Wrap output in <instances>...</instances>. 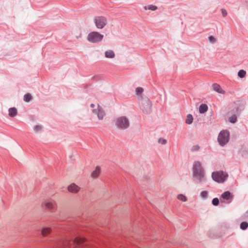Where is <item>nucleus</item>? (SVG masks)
<instances>
[{
	"label": "nucleus",
	"instance_id": "6",
	"mask_svg": "<svg viewBox=\"0 0 248 248\" xmlns=\"http://www.w3.org/2000/svg\"><path fill=\"white\" fill-rule=\"evenodd\" d=\"M91 111L93 113L97 115L99 120H102L105 115V113L103 108L98 105L91 104L90 105Z\"/></svg>",
	"mask_w": 248,
	"mask_h": 248
},
{
	"label": "nucleus",
	"instance_id": "27",
	"mask_svg": "<svg viewBox=\"0 0 248 248\" xmlns=\"http://www.w3.org/2000/svg\"><path fill=\"white\" fill-rule=\"evenodd\" d=\"M208 192L207 191H203L201 194L200 196L202 199H206L208 197Z\"/></svg>",
	"mask_w": 248,
	"mask_h": 248
},
{
	"label": "nucleus",
	"instance_id": "12",
	"mask_svg": "<svg viewBox=\"0 0 248 248\" xmlns=\"http://www.w3.org/2000/svg\"><path fill=\"white\" fill-rule=\"evenodd\" d=\"M80 187L75 183H72L68 186V190L72 193H77L79 191Z\"/></svg>",
	"mask_w": 248,
	"mask_h": 248
},
{
	"label": "nucleus",
	"instance_id": "17",
	"mask_svg": "<svg viewBox=\"0 0 248 248\" xmlns=\"http://www.w3.org/2000/svg\"><path fill=\"white\" fill-rule=\"evenodd\" d=\"M208 110V106L206 104H202L200 106L199 112L200 113H204Z\"/></svg>",
	"mask_w": 248,
	"mask_h": 248
},
{
	"label": "nucleus",
	"instance_id": "10",
	"mask_svg": "<svg viewBox=\"0 0 248 248\" xmlns=\"http://www.w3.org/2000/svg\"><path fill=\"white\" fill-rule=\"evenodd\" d=\"M42 205L51 210L54 209L56 206L55 202L51 199L45 201Z\"/></svg>",
	"mask_w": 248,
	"mask_h": 248
},
{
	"label": "nucleus",
	"instance_id": "14",
	"mask_svg": "<svg viewBox=\"0 0 248 248\" xmlns=\"http://www.w3.org/2000/svg\"><path fill=\"white\" fill-rule=\"evenodd\" d=\"M114 52L112 50H108L105 52V56L107 58L112 59L115 57Z\"/></svg>",
	"mask_w": 248,
	"mask_h": 248
},
{
	"label": "nucleus",
	"instance_id": "26",
	"mask_svg": "<svg viewBox=\"0 0 248 248\" xmlns=\"http://www.w3.org/2000/svg\"><path fill=\"white\" fill-rule=\"evenodd\" d=\"M248 227V223L247 222H243L240 224V228L242 230H245Z\"/></svg>",
	"mask_w": 248,
	"mask_h": 248
},
{
	"label": "nucleus",
	"instance_id": "19",
	"mask_svg": "<svg viewBox=\"0 0 248 248\" xmlns=\"http://www.w3.org/2000/svg\"><path fill=\"white\" fill-rule=\"evenodd\" d=\"M144 8L145 10H149L154 11L157 9V7L155 5L151 4L144 6Z\"/></svg>",
	"mask_w": 248,
	"mask_h": 248
},
{
	"label": "nucleus",
	"instance_id": "3",
	"mask_svg": "<svg viewBox=\"0 0 248 248\" xmlns=\"http://www.w3.org/2000/svg\"><path fill=\"white\" fill-rule=\"evenodd\" d=\"M115 124L118 129L125 130L129 127L130 122L126 117L121 116L115 120Z\"/></svg>",
	"mask_w": 248,
	"mask_h": 248
},
{
	"label": "nucleus",
	"instance_id": "16",
	"mask_svg": "<svg viewBox=\"0 0 248 248\" xmlns=\"http://www.w3.org/2000/svg\"><path fill=\"white\" fill-rule=\"evenodd\" d=\"M8 111H9V115L11 117H14L17 114V111L16 108H10L8 110Z\"/></svg>",
	"mask_w": 248,
	"mask_h": 248
},
{
	"label": "nucleus",
	"instance_id": "22",
	"mask_svg": "<svg viewBox=\"0 0 248 248\" xmlns=\"http://www.w3.org/2000/svg\"><path fill=\"white\" fill-rule=\"evenodd\" d=\"M32 99V96L30 93H26L24 95V100L26 102H30Z\"/></svg>",
	"mask_w": 248,
	"mask_h": 248
},
{
	"label": "nucleus",
	"instance_id": "11",
	"mask_svg": "<svg viewBox=\"0 0 248 248\" xmlns=\"http://www.w3.org/2000/svg\"><path fill=\"white\" fill-rule=\"evenodd\" d=\"M221 197L224 200L228 201V203H230L233 199V196L230 191H227L223 193Z\"/></svg>",
	"mask_w": 248,
	"mask_h": 248
},
{
	"label": "nucleus",
	"instance_id": "34",
	"mask_svg": "<svg viewBox=\"0 0 248 248\" xmlns=\"http://www.w3.org/2000/svg\"><path fill=\"white\" fill-rule=\"evenodd\" d=\"M245 218L248 219V209L244 215Z\"/></svg>",
	"mask_w": 248,
	"mask_h": 248
},
{
	"label": "nucleus",
	"instance_id": "25",
	"mask_svg": "<svg viewBox=\"0 0 248 248\" xmlns=\"http://www.w3.org/2000/svg\"><path fill=\"white\" fill-rule=\"evenodd\" d=\"M229 121L231 123H235L237 121V117L236 115L234 114L229 117Z\"/></svg>",
	"mask_w": 248,
	"mask_h": 248
},
{
	"label": "nucleus",
	"instance_id": "31",
	"mask_svg": "<svg viewBox=\"0 0 248 248\" xmlns=\"http://www.w3.org/2000/svg\"><path fill=\"white\" fill-rule=\"evenodd\" d=\"M200 147L198 145H194L191 148V151L193 152L197 151L199 150Z\"/></svg>",
	"mask_w": 248,
	"mask_h": 248
},
{
	"label": "nucleus",
	"instance_id": "2",
	"mask_svg": "<svg viewBox=\"0 0 248 248\" xmlns=\"http://www.w3.org/2000/svg\"><path fill=\"white\" fill-rule=\"evenodd\" d=\"M85 241L82 237H77L74 240H66L61 243L60 248H75L82 244Z\"/></svg>",
	"mask_w": 248,
	"mask_h": 248
},
{
	"label": "nucleus",
	"instance_id": "32",
	"mask_svg": "<svg viewBox=\"0 0 248 248\" xmlns=\"http://www.w3.org/2000/svg\"><path fill=\"white\" fill-rule=\"evenodd\" d=\"M42 126L37 125L34 127V130L36 132H38L40 131L42 129Z\"/></svg>",
	"mask_w": 248,
	"mask_h": 248
},
{
	"label": "nucleus",
	"instance_id": "7",
	"mask_svg": "<svg viewBox=\"0 0 248 248\" xmlns=\"http://www.w3.org/2000/svg\"><path fill=\"white\" fill-rule=\"evenodd\" d=\"M229 136V132L227 130H223L219 133L217 140L221 146H223L228 142Z\"/></svg>",
	"mask_w": 248,
	"mask_h": 248
},
{
	"label": "nucleus",
	"instance_id": "5",
	"mask_svg": "<svg viewBox=\"0 0 248 248\" xmlns=\"http://www.w3.org/2000/svg\"><path fill=\"white\" fill-rule=\"evenodd\" d=\"M104 35L97 31H92L87 36V40L92 43H98L103 39Z\"/></svg>",
	"mask_w": 248,
	"mask_h": 248
},
{
	"label": "nucleus",
	"instance_id": "4",
	"mask_svg": "<svg viewBox=\"0 0 248 248\" xmlns=\"http://www.w3.org/2000/svg\"><path fill=\"white\" fill-rule=\"evenodd\" d=\"M228 175L223 171H216L212 173V178L217 183H223L228 178Z\"/></svg>",
	"mask_w": 248,
	"mask_h": 248
},
{
	"label": "nucleus",
	"instance_id": "9",
	"mask_svg": "<svg viewBox=\"0 0 248 248\" xmlns=\"http://www.w3.org/2000/svg\"><path fill=\"white\" fill-rule=\"evenodd\" d=\"M143 111L146 113H150L151 112L152 104L149 99L147 98H145L142 102Z\"/></svg>",
	"mask_w": 248,
	"mask_h": 248
},
{
	"label": "nucleus",
	"instance_id": "33",
	"mask_svg": "<svg viewBox=\"0 0 248 248\" xmlns=\"http://www.w3.org/2000/svg\"><path fill=\"white\" fill-rule=\"evenodd\" d=\"M222 15L223 17H225L227 15V12L226 10L222 9H221Z\"/></svg>",
	"mask_w": 248,
	"mask_h": 248
},
{
	"label": "nucleus",
	"instance_id": "20",
	"mask_svg": "<svg viewBox=\"0 0 248 248\" xmlns=\"http://www.w3.org/2000/svg\"><path fill=\"white\" fill-rule=\"evenodd\" d=\"M193 120V118L192 115L191 114H188L186 120V123L188 124H190L192 123Z\"/></svg>",
	"mask_w": 248,
	"mask_h": 248
},
{
	"label": "nucleus",
	"instance_id": "18",
	"mask_svg": "<svg viewBox=\"0 0 248 248\" xmlns=\"http://www.w3.org/2000/svg\"><path fill=\"white\" fill-rule=\"evenodd\" d=\"M51 231V229L49 227H44L42 230V234L45 236H46L47 234H48L49 233H50Z\"/></svg>",
	"mask_w": 248,
	"mask_h": 248
},
{
	"label": "nucleus",
	"instance_id": "8",
	"mask_svg": "<svg viewBox=\"0 0 248 248\" xmlns=\"http://www.w3.org/2000/svg\"><path fill=\"white\" fill-rule=\"evenodd\" d=\"M94 22L96 28L98 29H102L108 23V20L106 17L103 16H97L94 18Z\"/></svg>",
	"mask_w": 248,
	"mask_h": 248
},
{
	"label": "nucleus",
	"instance_id": "15",
	"mask_svg": "<svg viewBox=\"0 0 248 248\" xmlns=\"http://www.w3.org/2000/svg\"><path fill=\"white\" fill-rule=\"evenodd\" d=\"M100 172V168L99 166H97L95 170L92 173L91 176L93 178H97Z\"/></svg>",
	"mask_w": 248,
	"mask_h": 248
},
{
	"label": "nucleus",
	"instance_id": "1",
	"mask_svg": "<svg viewBox=\"0 0 248 248\" xmlns=\"http://www.w3.org/2000/svg\"><path fill=\"white\" fill-rule=\"evenodd\" d=\"M193 180L198 184H203L207 181L205 170L201 163L196 161L193 163Z\"/></svg>",
	"mask_w": 248,
	"mask_h": 248
},
{
	"label": "nucleus",
	"instance_id": "21",
	"mask_svg": "<svg viewBox=\"0 0 248 248\" xmlns=\"http://www.w3.org/2000/svg\"><path fill=\"white\" fill-rule=\"evenodd\" d=\"M143 92V89L141 87H138L136 89V93L137 95L141 97V94Z\"/></svg>",
	"mask_w": 248,
	"mask_h": 248
},
{
	"label": "nucleus",
	"instance_id": "24",
	"mask_svg": "<svg viewBox=\"0 0 248 248\" xmlns=\"http://www.w3.org/2000/svg\"><path fill=\"white\" fill-rule=\"evenodd\" d=\"M246 72L244 70H240L238 73V76L240 78H243L246 76Z\"/></svg>",
	"mask_w": 248,
	"mask_h": 248
},
{
	"label": "nucleus",
	"instance_id": "30",
	"mask_svg": "<svg viewBox=\"0 0 248 248\" xmlns=\"http://www.w3.org/2000/svg\"><path fill=\"white\" fill-rule=\"evenodd\" d=\"M212 204L215 206H217L219 204V200L217 198H214L212 202Z\"/></svg>",
	"mask_w": 248,
	"mask_h": 248
},
{
	"label": "nucleus",
	"instance_id": "29",
	"mask_svg": "<svg viewBox=\"0 0 248 248\" xmlns=\"http://www.w3.org/2000/svg\"><path fill=\"white\" fill-rule=\"evenodd\" d=\"M158 142L159 143H160L162 145H165L167 143V140L160 138L158 140Z\"/></svg>",
	"mask_w": 248,
	"mask_h": 248
},
{
	"label": "nucleus",
	"instance_id": "23",
	"mask_svg": "<svg viewBox=\"0 0 248 248\" xmlns=\"http://www.w3.org/2000/svg\"><path fill=\"white\" fill-rule=\"evenodd\" d=\"M177 199L182 202H186L187 201V198L183 194H179L177 196Z\"/></svg>",
	"mask_w": 248,
	"mask_h": 248
},
{
	"label": "nucleus",
	"instance_id": "28",
	"mask_svg": "<svg viewBox=\"0 0 248 248\" xmlns=\"http://www.w3.org/2000/svg\"><path fill=\"white\" fill-rule=\"evenodd\" d=\"M208 40L212 44H215L217 42L216 39L213 36H210L208 37Z\"/></svg>",
	"mask_w": 248,
	"mask_h": 248
},
{
	"label": "nucleus",
	"instance_id": "13",
	"mask_svg": "<svg viewBox=\"0 0 248 248\" xmlns=\"http://www.w3.org/2000/svg\"><path fill=\"white\" fill-rule=\"evenodd\" d=\"M212 87L213 90L216 92L221 94H224L225 93V91L221 89L219 84L217 83H214L212 85Z\"/></svg>",
	"mask_w": 248,
	"mask_h": 248
}]
</instances>
